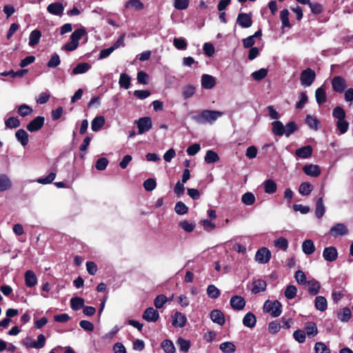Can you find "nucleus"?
I'll use <instances>...</instances> for the list:
<instances>
[{
    "label": "nucleus",
    "instance_id": "f257e3e1",
    "mask_svg": "<svg viewBox=\"0 0 353 353\" xmlns=\"http://www.w3.org/2000/svg\"><path fill=\"white\" fill-rule=\"evenodd\" d=\"M223 113L217 110H203L201 114L192 116V119L199 124L213 123Z\"/></svg>",
    "mask_w": 353,
    "mask_h": 353
},
{
    "label": "nucleus",
    "instance_id": "f03ea898",
    "mask_svg": "<svg viewBox=\"0 0 353 353\" xmlns=\"http://www.w3.org/2000/svg\"><path fill=\"white\" fill-rule=\"evenodd\" d=\"M85 34H86V31L84 28H79L74 30L70 36L71 41L64 45L63 49L69 52L75 50L79 46V40Z\"/></svg>",
    "mask_w": 353,
    "mask_h": 353
},
{
    "label": "nucleus",
    "instance_id": "7ed1b4c3",
    "mask_svg": "<svg viewBox=\"0 0 353 353\" xmlns=\"http://www.w3.org/2000/svg\"><path fill=\"white\" fill-rule=\"evenodd\" d=\"M263 310L265 312L270 314L272 317H277L281 314L282 305L279 301L272 302L268 300L263 305Z\"/></svg>",
    "mask_w": 353,
    "mask_h": 353
},
{
    "label": "nucleus",
    "instance_id": "20e7f679",
    "mask_svg": "<svg viewBox=\"0 0 353 353\" xmlns=\"http://www.w3.org/2000/svg\"><path fill=\"white\" fill-rule=\"evenodd\" d=\"M316 78L315 72L311 68H307L303 70L301 73L300 81L302 85L304 87L310 86L314 81Z\"/></svg>",
    "mask_w": 353,
    "mask_h": 353
},
{
    "label": "nucleus",
    "instance_id": "39448f33",
    "mask_svg": "<svg viewBox=\"0 0 353 353\" xmlns=\"http://www.w3.org/2000/svg\"><path fill=\"white\" fill-rule=\"evenodd\" d=\"M271 259V252L266 248L259 249L255 254V261L260 264H265L270 261Z\"/></svg>",
    "mask_w": 353,
    "mask_h": 353
},
{
    "label": "nucleus",
    "instance_id": "423d86ee",
    "mask_svg": "<svg viewBox=\"0 0 353 353\" xmlns=\"http://www.w3.org/2000/svg\"><path fill=\"white\" fill-rule=\"evenodd\" d=\"M137 125L138 128V133L142 134L146 132H148L152 126V119L149 117H145L140 118L137 121Z\"/></svg>",
    "mask_w": 353,
    "mask_h": 353
},
{
    "label": "nucleus",
    "instance_id": "0eeeda50",
    "mask_svg": "<svg viewBox=\"0 0 353 353\" xmlns=\"http://www.w3.org/2000/svg\"><path fill=\"white\" fill-rule=\"evenodd\" d=\"M348 228L347 226L342 223H339L334 225L329 231V234L336 238L338 236H342L348 234Z\"/></svg>",
    "mask_w": 353,
    "mask_h": 353
},
{
    "label": "nucleus",
    "instance_id": "6e6552de",
    "mask_svg": "<svg viewBox=\"0 0 353 353\" xmlns=\"http://www.w3.org/2000/svg\"><path fill=\"white\" fill-rule=\"evenodd\" d=\"M323 257L327 262H332L338 258V251L334 246H329L324 248Z\"/></svg>",
    "mask_w": 353,
    "mask_h": 353
},
{
    "label": "nucleus",
    "instance_id": "1a4fd4ad",
    "mask_svg": "<svg viewBox=\"0 0 353 353\" xmlns=\"http://www.w3.org/2000/svg\"><path fill=\"white\" fill-rule=\"evenodd\" d=\"M332 85L334 90L339 93H342L347 87L345 80L340 76H336L332 79Z\"/></svg>",
    "mask_w": 353,
    "mask_h": 353
},
{
    "label": "nucleus",
    "instance_id": "9d476101",
    "mask_svg": "<svg viewBox=\"0 0 353 353\" xmlns=\"http://www.w3.org/2000/svg\"><path fill=\"white\" fill-rule=\"evenodd\" d=\"M230 303L232 308L234 310H242L245 306V301L244 298L238 295L232 296Z\"/></svg>",
    "mask_w": 353,
    "mask_h": 353
},
{
    "label": "nucleus",
    "instance_id": "9b49d317",
    "mask_svg": "<svg viewBox=\"0 0 353 353\" xmlns=\"http://www.w3.org/2000/svg\"><path fill=\"white\" fill-rule=\"evenodd\" d=\"M44 117L38 116L27 125V130L31 132L40 130L44 124Z\"/></svg>",
    "mask_w": 353,
    "mask_h": 353
},
{
    "label": "nucleus",
    "instance_id": "f8f14e48",
    "mask_svg": "<svg viewBox=\"0 0 353 353\" xmlns=\"http://www.w3.org/2000/svg\"><path fill=\"white\" fill-rule=\"evenodd\" d=\"M236 23L243 28H248L252 26V20L248 14L239 13L236 19Z\"/></svg>",
    "mask_w": 353,
    "mask_h": 353
},
{
    "label": "nucleus",
    "instance_id": "ddd939ff",
    "mask_svg": "<svg viewBox=\"0 0 353 353\" xmlns=\"http://www.w3.org/2000/svg\"><path fill=\"white\" fill-rule=\"evenodd\" d=\"M159 318L158 311L152 307L147 308L143 314V319L148 322H156Z\"/></svg>",
    "mask_w": 353,
    "mask_h": 353
},
{
    "label": "nucleus",
    "instance_id": "4468645a",
    "mask_svg": "<svg viewBox=\"0 0 353 353\" xmlns=\"http://www.w3.org/2000/svg\"><path fill=\"white\" fill-rule=\"evenodd\" d=\"M201 86L204 89H212L216 85V79L212 75L204 74L201 76Z\"/></svg>",
    "mask_w": 353,
    "mask_h": 353
},
{
    "label": "nucleus",
    "instance_id": "2eb2a0df",
    "mask_svg": "<svg viewBox=\"0 0 353 353\" xmlns=\"http://www.w3.org/2000/svg\"><path fill=\"white\" fill-rule=\"evenodd\" d=\"M26 285L28 288H33L37 284L38 279L32 270H27L24 274Z\"/></svg>",
    "mask_w": 353,
    "mask_h": 353
},
{
    "label": "nucleus",
    "instance_id": "dca6fc26",
    "mask_svg": "<svg viewBox=\"0 0 353 353\" xmlns=\"http://www.w3.org/2000/svg\"><path fill=\"white\" fill-rule=\"evenodd\" d=\"M187 322L185 314L180 312H176L172 316V325L174 327H183Z\"/></svg>",
    "mask_w": 353,
    "mask_h": 353
},
{
    "label": "nucleus",
    "instance_id": "f3484780",
    "mask_svg": "<svg viewBox=\"0 0 353 353\" xmlns=\"http://www.w3.org/2000/svg\"><path fill=\"white\" fill-rule=\"evenodd\" d=\"M91 64L86 62L79 63L72 70L71 75L85 74L91 69Z\"/></svg>",
    "mask_w": 353,
    "mask_h": 353
},
{
    "label": "nucleus",
    "instance_id": "a211bd4d",
    "mask_svg": "<svg viewBox=\"0 0 353 353\" xmlns=\"http://www.w3.org/2000/svg\"><path fill=\"white\" fill-rule=\"evenodd\" d=\"M304 173L310 176L316 177L321 174V169L319 165L314 164L305 165L303 168Z\"/></svg>",
    "mask_w": 353,
    "mask_h": 353
},
{
    "label": "nucleus",
    "instance_id": "6ab92c4d",
    "mask_svg": "<svg viewBox=\"0 0 353 353\" xmlns=\"http://www.w3.org/2000/svg\"><path fill=\"white\" fill-rule=\"evenodd\" d=\"M47 10L52 14L61 16L63 12L64 7L61 3L55 2L49 4L47 7Z\"/></svg>",
    "mask_w": 353,
    "mask_h": 353
},
{
    "label": "nucleus",
    "instance_id": "aec40b11",
    "mask_svg": "<svg viewBox=\"0 0 353 353\" xmlns=\"http://www.w3.org/2000/svg\"><path fill=\"white\" fill-rule=\"evenodd\" d=\"M210 319L212 321L220 325L225 323V316L223 313L219 310H214L210 313Z\"/></svg>",
    "mask_w": 353,
    "mask_h": 353
},
{
    "label": "nucleus",
    "instance_id": "412c9836",
    "mask_svg": "<svg viewBox=\"0 0 353 353\" xmlns=\"http://www.w3.org/2000/svg\"><path fill=\"white\" fill-rule=\"evenodd\" d=\"M312 154V148L310 145H305L297 149L295 154L301 159H307L311 157Z\"/></svg>",
    "mask_w": 353,
    "mask_h": 353
},
{
    "label": "nucleus",
    "instance_id": "4be33fe9",
    "mask_svg": "<svg viewBox=\"0 0 353 353\" xmlns=\"http://www.w3.org/2000/svg\"><path fill=\"white\" fill-rule=\"evenodd\" d=\"M267 287V283L264 280L256 279L252 282V292L254 294H257L263 292Z\"/></svg>",
    "mask_w": 353,
    "mask_h": 353
},
{
    "label": "nucleus",
    "instance_id": "5701e85b",
    "mask_svg": "<svg viewBox=\"0 0 353 353\" xmlns=\"http://www.w3.org/2000/svg\"><path fill=\"white\" fill-rule=\"evenodd\" d=\"M315 308L320 311L324 312L327 308V302L326 299L323 296H317L314 299Z\"/></svg>",
    "mask_w": 353,
    "mask_h": 353
},
{
    "label": "nucleus",
    "instance_id": "b1692460",
    "mask_svg": "<svg viewBox=\"0 0 353 353\" xmlns=\"http://www.w3.org/2000/svg\"><path fill=\"white\" fill-rule=\"evenodd\" d=\"M256 319L255 315L252 312L247 313L243 319V324L244 326L252 328L255 326Z\"/></svg>",
    "mask_w": 353,
    "mask_h": 353
},
{
    "label": "nucleus",
    "instance_id": "393cba45",
    "mask_svg": "<svg viewBox=\"0 0 353 353\" xmlns=\"http://www.w3.org/2000/svg\"><path fill=\"white\" fill-rule=\"evenodd\" d=\"M15 137L17 141L23 145L26 146L28 143L29 136L26 130L19 129L15 132Z\"/></svg>",
    "mask_w": 353,
    "mask_h": 353
},
{
    "label": "nucleus",
    "instance_id": "a878e982",
    "mask_svg": "<svg viewBox=\"0 0 353 353\" xmlns=\"http://www.w3.org/2000/svg\"><path fill=\"white\" fill-rule=\"evenodd\" d=\"M105 122V118L103 116L95 117L91 122V129L94 132L100 130L104 125Z\"/></svg>",
    "mask_w": 353,
    "mask_h": 353
},
{
    "label": "nucleus",
    "instance_id": "bb28decb",
    "mask_svg": "<svg viewBox=\"0 0 353 353\" xmlns=\"http://www.w3.org/2000/svg\"><path fill=\"white\" fill-rule=\"evenodd\" d=\"M306 285L308 286V292L310 294L316 295L319 292L321 289V284L318 281L315 279L310 280L306 283Z\"/></svg>",
    "mask_w": 353,
    "mask_h": 353
},
{
    "label": "nucleus",
    "instance_id": "cd10ccee",
    "mask_svg": "<svg viewBox=\"0 0 353 353\" xmlns=\"http://www.w3.org/2000/svg\"><path fill=\"white\" fill-rule=\"evenodd\" d=\"M305 333L308 337H314L318 334V328L315 323L307 322L305 325Z\"/></svg>",
    "mask_w": 353,
    "mask_h": 353
},
{
    "label": "nucleus",
    "instance_id": "c85d7f7f",
    "mask_svg": "<svg viewBox=\"0 0 353 353\" xmlns=\"http://www.w3.org/2000/svg\"><path fill=\"white\" fill-rule=\"evenodd\" d=\"M12 186L10 178L5 174H0V191L4 192L9 190Z\"/></svg>",
    "mask_w": 353,
    "mask_h": 353
},
{
    "label": "nucleus",
    "instance_id": "c756f323",
    "mask_svg": "<svg viewBox=\"0 0 353 353\" xmlns=\"http://www.w3.org/2000/svg\"><path fill=\"white\" fill-rule=\"evenodd\" d=\"M325 212V207L323 203V197L317 199L316 203L315 215L318 219H321Z\"/></svg>",
    "mask_w": 353,
    "mask_h": 353
},
{
    "label": "nucleus",
    "instance_id": "7c9ffc66",
    "mask_svg": "<svg viewBox=\"0 0 353 353\" xmlns=\"http://www.w3.org/2000/svg\"><path fill=\"white\" fill-rule=\"evenodd\" d=\"M302 250L307 255L313 254L315 251L313 241L310 239L305 240L302 243Z\"/></svg>",
    "mask_w": 353,
    "mask_h": 353
},
{
    "label": "nucleus",
    "instance_id": "2f4dec72",
    "mask_svg": "<svg viewBox=\"0 0 353 353\" xmlns=\"http://www.w3.org/2000/svg\"><path fill=\"white\" fill-rule=\"evenodd\" d=\"M315 98L319 105H321L326 101V92L323 86H321L316 90Z\"/></svg>",
    "mask_w": 353,
    "mask_h": 353
},
{
    "label": "nucleus",
    "instance_id": "473e14b6",
    "mask_svg": "<svg viewBox=\"0 0 353 353\" xmlns=\"http://www.w3.org/2000/svg\"><path fill=\"white\" fill-rule=\"evenodd\" d=\"M41 37V33L38 30H34L32 31L29 36V46H34L39 43L40 41V38Z\"/></svg>",
    "mask_w": 353,
    "mask_h": 353
},
{
    "label": "nucleus",
    "instance_id": "72a5a7b5",
    "mask_svg": "<svg viewBox=\"0 0 353 353\" xmlns=\"http://www.w3.org/2000/svg\"><path fill=\"white\" fill-rule=\"evenodd\" d=\"M131 78L126 73H121L120 74L119 84L121 88L124 89H128L131 85Z\"/></svg>",
    "mask_w": 353,
    "mask_h": 353
},
{
    "label": "nucleus",
    "instance_id": "f704fd0d",
    "mask_svg": "<svg viewBox=\"0 0 353 353\" xmlns=\"http://www.w3.org/2000/svg\"><path fill=\"white\" fill-rule=\"evenodd\" d=\"M305 123L309 126V128L314 130H317L319 128V121L316 117L307 115L305 118Z\"/></svg>",
    "mask_w": 353,
    "mask_h": 353
},
{
    "label": "nucleus",
    "instance_id": "c9c22d12",
    "mask_svg": "<svg viewBox=\"0 0 353 353\" xmlns=\"http://www.w3.org/2000/svg\"><path fill=\"white\" fill-rule=\"evenodd\" d=\"M70 306L73 310L77 311L83 307L84 299L81 297H72L70 299Z\"/></svg>",
    "mask_w": 353,
    "mask_h": 353
},
{
    "label": "nucleus",
    "instance_id": "e433bc0d",
    "mask_svg": "<svg viewBox=\"0 0 353 353\" xmlns=\"http://www.w3.org/2000/svg\"><path fill=\"white\" fill-rule=\"evenodd\" d=\"M276 183L272 179H268L264 181V190L267 194H273L276 191Z\"/></svg>",
    "mask_w": 353,
    "mask_h": 353
},
{
    "label": "nucleus",
    "instance_id": "4c0bfd02",
    "mask_svg": "<svg viewBox=\"0 0 353 353\" xmlns=\"http://www.w3.org/2000/svg\"><path fill=\"white\" fill-rule=\"evenodd\" d=\"M219 349L223 353H233L236 350V347L232 342L226 341L219 345Z\"/></svg>",
    "mask_w": 353,
    "mask_h": 353
},
{
    "label": "nucleus",
    "instance_id": "58836bf2",
    "mask_svg": "<svg viewBox=\"0 0 353 353\" xmlns=\"http://www.w3.org/2000/svg\"><path fill=\"white\" fill-rule=\"evenodd\" d=\"M179 226L186 232H192L195 229L196 224L194 222L183 220L179 222Z\"/></svg>",
    "mask_w": 353,
    "mask_h": 353
},
{
    "label": "nucleus",
    "instance_id": "ea45409f",
    "mask_svg": "<svg viewBox=\"0 0 353 353\" xmlns=\"http://www.w3.org/2000/svg\"><path fill=\"white\" fill-rule=\"evenodd\" d=\"M272 132L275 135L282 136L284 134V125L280 121H275L272 123Z\"/></svg>",
    "mask_w": 353,
    "mask_h": 353
},
{
    "label": "nucleus",
    "instance_id": "a19ab883",
    "mask_svg": "<svg viewBox=\"0 0 353 353\" xmlns=\"http://www.w3.org/2000/svg\"><path fill=\"white\" fill-rule=\"evenodd\" d=\"M219 160V157L213 150H208L205 157V163L210 164V163H214L215 162H217Z\"/></svg>",
    "mask_w": 353,
    "mask_h": 353
},
{
    "label": "nucleus",
    "instance_id": "79ce46f5",
    "mask_svg": "<svg viewBox=\"0 0 353 353\" xmlns=\"http://www.w3.org/2000/svg\"><path fill=\"white\" fill-rule=\"evenodd\" d=\"M312 185L308 182H303L299 186V192L303 196L309 195L312 191Z\"/></svg>",
    "mask_w": 353,
    "mask_h": 353
},
{
    "label": "nucleus",
    "instance_id": "37998d69",
    "mask_svg": "<svg viewBox=\"0 0 353 353\" xmlns=\"http://www.w3.org/2000/svg\"><path fill=\"white\" fill-rule=\"evenodd\" d=\"M173 45L176 49L180 50H186L188 46L186 40L183 37L174 38Z\"/></svg>",
    "mask_w": 353,
    "mask_h": 353
},
{
    "label": "nucleus",
    "instance_id": "c03bdc74",
    "mask_svg": "<svg viewBox=\"0 0 353 353\" xmlns=\"http://www.w3.org/2000/svg\"><path fill=\"white\" fill-rule=\"evenodd\" d=\"M126 8H134L137 10H141L143 8V3L139 0H128L125 2Z\"/></svg>",
    "mask_w": 353,
    "mask_h": 353
},
{
    "label": "nucleus",
    "instance_id": "a18cd8bd",
    "mask_svg": "<svg viewBox=\"0 0 353 353\" xmlns=\"http://www.w3.org/2000/svg\"><path fill=\"white\" fill-rule=\"evenodd\" d=\"M32 109L30 106L26 104H22L18 107L17 113L21 117H26L32 112Z\"/></svg>",
    "mask_w": 353,
    "mask_h": 353
},
{
    "label": "nucleus",
    "instance_id": "49530a36",
    "mask_svg": "<svg viewBox=\"0 0 353 353\" xmlns=\"http://www.w3.org/2000/svg\"><path fill=\"white\" fill-rule=\"evenodd\" d=\"M177 345L179 347L180 351L187 352L190 347V343L188 340H185L181 337L179 338L176 341Z\"/></svg>",
    "mask_w": 353,
    "mask_h": 353
},
{
    "label": "nucleus",
    "instance_id": "de8ad7c7",
    "mask_svg": "<svg viewBox=\"0 0 353 353\" xmlns=\"http://www.w3.org/2000/svg\"><path fill=\"white\" fill-rule=\"evenodd\" d=\"M174 211L177 214L183 215L188 212V206L182 201H178L175 204Z\"/></svg>",
    "mask_w": 353,
    "mask_h": 353
},
{
    "label": "nucleus",
    "instance_id": "09e8293b",
    "mask_svg": "<svg viewBox=\"0 0 353 353\" xmlns=\"http://www.w3.org/2000/svg\"><path fill=\"white\" fill-rule=\"evenodd\" d=\"M274 246L283 251H286L288 248V241L285 238L280 237L274 241Z\"/></svg>",
    "mask_w": 353,
    "mask_h": 353
},
{
    "label": "nucleus",
    "instance_id": "8fccbe9b",
    "mask_svg": "<svg viewBox=\"0 0 353 353\" xmlns=\"http://www.w3.org/2000/svg\"><path fill=\"white\" fill-rule=\"evenodd\" d=\"M336 125L337 129L340 132V134H345L349 128V123L345 120V119L343 120H337Z\"/></svg>",
    "mask_w": 353,
    "mask_h": 353
},
{
    "label": "nucleus",
    "instance_id": "3c124183",
    "mask_svg": "<svg viewBox=\"0 0 353 353\" xmlns=\"http://www.w3.org/2000/svg\"><path fill=\"white\" fill-rule=\"evenodd\" d=\"M195 93V88L192 85H185L183 88L182 95L184 99L192 97Z\"/></svg>",
    "mask_w": 353,
    "mask_h": 353
},
{
    "label": "nucleus",
    "instance_id": "603ef678",
    "mask_svg": "<svg viewBox=\"0 0 353 353\" xmlns=\"http://www.w3.org/2000/svg\"><path fill=\"white\" fill-rule=\"evenodd\" d=\"M241 201L245 205H251L255 201V196L252 192H246L242 195Z\"/></svg>",
    "mask_w": 353,
    "mask_h": 353
},
{
    "label": "nucleus",
    "instance_id": "864d4df0",
    "mask_svg": "<svg viewBox=\"0 0 353 353\" xmlns=\"http://www.w3.org/2000/svg\"><path fill=\"white\" fill-rule=\"evenodd\" d=\"M332 116L337 120H343L345 119L346 114L345 110L341 107L336 106L333 109Z\"/></svg>",
    "mask_w": 353,
    "mask_h": 353
},
{
    "label": "nucleus",
    "instance_id": "5fc2aeb1",
    "mask_svg": "<svg viewBox=\"0 0 353 353\" xmlns=\"http://www.w3.org/2000/svg\"><path fill=\"white\" fill-rule=\"evenodd\" d=\"M161 347L166 353H174L175 351L174 345L170 340H163L161 343Z\"/></svg>",
    "mask_w": 353,
    "mask_h": 353
},
{
    "label": "nucleus",
    "instance_id": "6e6d98bb",
    "mask_svg": "<svg viewBox=\"0 0 353 353\" xmlns=\"http://www.w3.org/2000/svg\"><path fill=\"white\" fill-rule=\"evenodd\" d=\"M219 290L214 285H208L207 288V294L212 299H217L220 296Z\"/></svg>",
    "mask_w": 353,
    "mask_h": 353
},
{
    "label": "nucleus",
    "instance_id": "4d7b16f0",
    "mask_svg": "<svg viewBox=\"0 0 353 353\" xmlns=\"http://www.w3.org/2000/svg\"><path fill=\"white\" fill-rule=\"evenodd\" d=\"M61 63L60 57L57 53H54L47 63L48 68H56Z\"/></svg>",
    "mask_w": 353,
    "mask_h": 353
},
{
    "label": "nucleus",
    "instance_id": "13d9d810",
    "mask_svg": "<svg viewBox=\"0 0 353 353\" xmlns=\"http://www.w3.org/2000/svg\"><path fill=\"white\" fill-rule=\"evenodd\" d=\"M288 15L289 11L287 9H283L280 12V18L283 27H290L291 26Z\"/></svg>",
    "mask_w": 353,
    "mask_h": 353
},
{
    "label": "nucleus",
    "instance_id": "bf43d9fd",
    "mask_svg": "<svg viewBox=\"0 0 353 353\" xmlns=\"http://www.w3.org/2000/svg\"><path fill=\"white\" fill-rule=\"evenodd\" d=\"M55 177L56 173L52 172L46 177H40L37 179L36 181L41 184H49L54 180Z\"/></svg>",
    "mask_w": 353,
    "mask_h": 353
},
{
    "label": "nucleus",
    "instance_id": "052dcab7",
    "mask_svg": "<svg viewBox=\"0 0 353 353\" xmlns=\"http://www.w3.org/2000/svg\"><path fill=\"white\" fill-rule=\"evenodd\" d=\"M296 292H297V289H296V286L290 285L286 288L284 294H285V296L288 299H292L296 296Z\"/></svg>",
    "mask_w": 353,
    "mask_h": 353
},
{
    "label": "nucleus",
    "instance_id": "680f3d73",
    "mask_svg": "<svg viewBox=\"0 0 353 353\" xmlns=\"http://www.w3.org/2000/svg\"><path fill=\"white\" fill-rule=\"evenodd\" d=\"M5 125L8 128H16L20 125V121L17 117H10L5 121Z\"/></svg>",
    "mask_w": 353,
    "mask_h": 353
},
{
    "label": "nucleus",
    "instance_id": "e2e57ef3",
    "mask_svg": "<svg viewBox=\"0 0 353 353\" xmlns=\"http://www.w3.org/2000/svg\"><path fill=\"white\" fill-rule=\"evenodd\" d=\"M297 130L296 124L293 122H289L284 126V134L286 137L290 136L293 132H294Z\"/></svg>",
    "mask_w": 353,
    "mask_h": 353
},
{
    "label": "nucleus",
    "instance_id": "0e129e2a",
    "mask_svg": "<svg viewBox=\"0 0 353 353\" xmlns=\"http://www.w3.org/2000/svg\"><path fill=\"white\" fill-rule=\"evenodd\" d=\"M294 278L296 282L301 285H306L308 282L305 274L302 270H297L295 272Z\"/></svg>",
    "mask_w": 353,
    "mask_h": 353
},
{
    "label": "nucleus",
    "instance_id": "69168bd1",
    "mask_svg": "<svg viewBox=\"0 0 353 353\" xmlns=\"http://www.w3.org/2000/svg\"><path fill=\"white\" fill-rule=\"evenodd\" d=\"M351 317V310L348 307H344L338 316V318L340 321L343 322H347Z\"/></svg>",
    "mask_w": 353,
    "mask_h": 353
},
{
    "label": "nucleus",
    "instance_id": "338daca9",
    "mask_svg": "<svg viewBox=\"0 0 353 353\" xmlns=\"http://www.w3.org/2000/svg\"><path fill=\"white\" fill-rule=\"evenodd\" d=\"M108 163V159L105 157L99 158L96 162L95 168L97 170H104L107 168Z\"/></svg>",
    "mask_w": 353,
    "mask_h": 353
},
{
    "label": "nucleus",
    "instance_id": "774afa93",
    "mask_svg": "<svg viewBox=\"0 0 353 353\" xmlns=\"http://www.w3.org/2000/svg\"><path fill=\"white\" fill-rule=\"evenodd\" d=\"M314 350L316 353H330L328 347L322 342L316 343Z\"/></svg>",
    "mask_w": 353,
    "mask_h": 353
}]
</instances>
